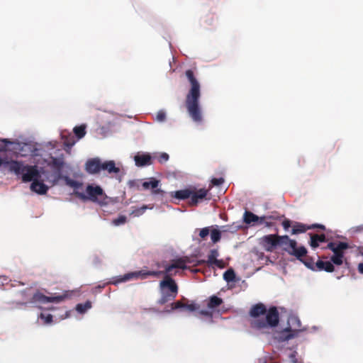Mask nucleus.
I'll use <instances>...</instances> for the list:
<instances>
[{
    "label": "nucleus",
    "instance_id": "f257e3e1",
    "mask_svg": "<svg viewBox=\"0 0 363 363\" xmlns=\"http://www.w3.org/2000/svg\"><path fill=\"white\" fill-rule=\"evenodd\" d=\"M249 315L250 328L263 334L269 333V330L277 327L279 322L277 308L272 306L267 310L262 303L252 306Z\"/></svg>",
    "mask_w": 363,
    "mask_h": 363
},
{
    "label": "nucleus",
    "instance_id": "f03ea898",
    "mask_svg": "<svg viewBox=\"0 0 363 363\" xmlns=\"http://www.w3.org/2000/svg\"><path fill=\"white\" fill-rule=\"evenodd\" d=\"M185 75L191 84V88L186 94L185 106L191 118L195 123L202 121V112L199 104L201 97V85L198 82L194 72L191 69H187Z\"/></svg>",
    "mask_w": 363,
    "mask_h": 363
},
{
    "label": "nucleus",
    "instance_id": "7ed1b4c3",
    "mask_svg": "<svg viewBox=\"0 0 363 363\" xmlns=\"http://www.w3.org/2000/svg\"><path fill=\"white\" fill-rule=\"evenodd\" d=\"M188 263H191L189 258L184 257L174 259L170 264H165L164 262L157 264L158 267H164V269L163 271H160L162 272V275H164V279L160 283V286L162 290L164 291V289L167 288L169 289V293L172 294L174 296H177L178 286L175 281L172 278L173 276L176 275V272L172 273V271L174 269H189L186 266V264Z\"/></svg>",
    "mask_w": 363,
    "mask_h": 363
},
{
    "label": "nucleus",
    "instance_id": "20e7f679",
    "mask_svg": "<svg viewBox=\"0 0 363 363\" xmlns=\"http://www.w3.org/2000/svg\"><path fill=\"white\" fill-rule=\"evenodd\" d=\"M208 190L205 189H200L198 191L191 189H184L174 191L172 196L179 200H184L190 198V204L191 206H196L200 200L206 198Z\"/></svg>",
    "mask_w": 363,
    "mask_h": 363
},
{
    "label": "nucleus",
    "instance_id": "39448f33",
    "mask_svg": "<svg viewBox=\"0 0 363 363\" xmlns=\"http://www.w3.org/2000/svg\"><path fill=\"white\" fill-rule=\"evenodd\" d=\"M161 276L162 272H160L142 269L140 271L128 272L124 274L123 276L119 277V278L116 281H111V283L113 284H117L118 283L128 281L131 279H145L148 277H154L156 278H159Z\"/></svg>",
    "mask_w": 363,
    "mask_h": 363
},
{
    "label": "nucleus",
    "instance_id": "423d86ee",
    "mask_svg": "<svg viewBox=\"0 0 363 363\" xmlns=\"http://www.w3.org/2000/svg\"><path fill=\"white\" fill-rule=\"evenodd\" d=\"M289 327L280 331L277 338L280 341H287L294 338L299 331L300 320L296 316H291L288 319Z\"/></svg>",
    "mask_w": 363,
    "mask_h": 363
},
{
    "label": "nucleus",
    "instance_id": "0eeeda50",
    "mask_svg": "<svg viewBox=\"0 0 363 363\" xmlns=\"http://www.w3.org/2000/svg\"><path fill=\"white\" fill-rule=\"evenodd\" d=\"M279 246H282L283 250L289 255L294 256L297 259H301L307 254V250L305 247H297V242L295 240L290 239L288 236L287 240L280 241Z\"/></svg>",
    "mask_w": 363,
    "mask_h": 363
},
{
    "label": "nucleus",
    "instance_id": "6e6552de",
    "mask_svg": "<svg viewBox=\"0 0 363 363\" xmlns=\"http://www.w3.org/2000/svg\"><path fill=\"white\" fill-rule=\"evenodd\" d=\"M86 194L77 191L75 192V195L84 201L89 200L94 203H100L99 197L104 195V191L101 186H94L91 184H89L86 186Z\"/></svg>",
    "mask_w": 363,
    "mask_h": 363
},
{
    "label": "nucleus",
    "instance_id": "1a4fd4ad",
    "mask_svg": "<svg viewBox=\"0 0 363 363\" xmlns=\"http://www.w3.org/2000/svg\"><path fill=\"white\" fill-rule=\"evenodd\" d=\"M288 235H278L277 234H270L262 237L259 239V244L267 252H272L277 246L279 242L287 240Z\"/></svg>",
    "mask_w": 363,
    "mask_h": 363
},
{
    "label": "nucleus",
    "instance_id": "9d476101",
    "mask_svg": "<svg viewBox=\"0 0 363 363\" xmlns=\"http://www.w3.org/2000/svg\"><path fill=\"white\" fill-rule=\"evenodd\" d=\"M67 298V294H64L62 295L47 296L40 291L35 292L31 298V303H60L65 300Z\"/></svg>",
    "mask_w": 363,
    "mask_h": 363
},
{
    "label": "nucleus",
    "instance_id": "9b49d317",
    "mask_svg": "<svg viewBox=\"0 0 363 363\" xmlns=\"http://www.w3.org/2000/svg\"><path fill=\"white\" fill-rule=\"evenodd\" d=\"M39 172L36 166H26L22 173V180L24 182H33L39 177Z\"/></svg>",
    "mask_w": 363,
    "mask_h": 363
},
{
    "label": "nucleus",
    "instance_id": "f8f14e48",
    "mask_svg": "<svg viewBox=\"0 0 363 363\" xmlns=\"http://www.w3.org/2000/svg\"><path fill=\"white\" fill-rule=\"evenodd\" d=\"M160 184V180L155 179V177L150 178L149 181L143 182L141 184L142 187L143 189H152V194L156 195V194H161L163 195L164 194V191L162 190L161 189H158V186Z\"/></svg>",
    "mask_w": 363,
    "mask_h": 363
},
{
    "label": "nucleus",
    "instance_id": "ddd939ff",
    "mask_svg": "<svg viewBox=\"0 0 363 363\" xmlns=\"http://www.w3.org/2000/svg\"><path fill=\"white\" fill-rule=\"evenodd\" d=\"M101 159L94 157L88 160L85 163V170L91 174H96L100 173Z\"/></svg>",
    "mask_w": 363,
    "mask_h": 363
},
{
    "label": "nucleus",
    "instance_id": "4468645a",
    "mask_svg": "<svg viewBox=\"0 0 363 363\" xmlns=\"http://www.w3.org/2000/svg\"><path fill=\"white\" fill-rule=\"evenodd\" d=\"M154 157L149 153H138L134 157L135 165L138 167L149 166L152 164Z\"/></svg>",
    "mask_w": 363,
    "mask_h": 363
},
{
    "label": "nucleus",
    "instance_id": "2eb2a0df",
    "mask_svg": "<svg viewBox=\"0 0 363 363\" xmlns=\"http://www.w3.org/2000/svg\"><path fill=\"white\" fill-rule=\"evenodd\" d=\"M106 172L110 174H118L120 172V168L116 166V163L113 160H106L104 162L101 160L100 172Z\"/></svg>",
    "mask_w": 363,
    "mask_h": 363
},
{
    "label": "nucleus",
    "instance_id": "dca6fc26",
    "mask_svg": "<svg viewBox=\"0 0 363 363\" xmlns=\"http://www.w3.org/2000/svg\"><path fill=\"white\" fill-rule=\"evenodd\" d=\"M315 270L333 272L335 270V267L330 261H323L318 259L315 262Z\"/></svg>",
    "mask_w": 363,
    "mask_h": 363
},
{
    "label": "nucleus",
    "instance_id": "f3484780",
    "mask_svg": "<svg viewBox=\"0 0 363 363\" xmlns=\"http://www.w3.org/2000/svg\"><path fill=\"white\" fill-rule=\"evenodd\" d=\"M219 253L217 250H211L210 251V253L208 255V259L204 260H198L196 262V264H195V266H199L203 264H207L208 266H213L214 262L217 259V257H218Z\"/></svg>",
    "mask_w": 363,
    "mask_h": 363
},
{
    "label": "nucleus",
    "instance_id": "a211bd4d",
    "mask_svg": "<svg viewBox=\"0 0 363 363\" xmlns=\"http://www.w3.org/2000/svg\"><path fill=\"white\" fill-rule=\"evenodd\" d=\"M30 189L39 194H45L48 190V187L43 182H39L38 179L32 182Z\"/></svg>",
    "mask_w": 363,
    "mask_h": 363
},
{
    "label": "nucleus",
    "instance_id": "6ab92c4d",
    "mask_svg": "<svg viewBox=\"0 0 363 363\" xmlns=\"http://www.w3.org/2000/svg\"><path fill=\"white\" fill-rule=\"evenodd\" d=\"M62 138L63 140V143L65 146L71 147H72L75 143L76 140L74 139V137L72 135V133L63 131L61 133Z\"/></svg>",
    "mask_w": 363,
    "mask_h": 363
},
{
    "label": "nucleus",
    "instance_id": "aec40b11",
    "mask_svg": "<svg viewBox=\"0 0 363 363\" xmlns=\"http://www.w3.org/2000/svg\"><path fill=\"white\" fill-rule=\"evenodd\" d=\"M9 164V169L11 172H13L16 174L19 175L23 173V170L26 166H23V164L18 161H11Z\"/></svg>",
    "mask_w": 363,
    "mask_h": 363
},
{
    "label": "nucleus",
    "instance_id": "412c9836",
    "mask_svg": "<svg viewBox=\"0 0 363 363\" xmlns=\"http://www.w3.org/2000/svg\"><path fill=\"white\" fill-rule=\"evenodd\" d=\"M259 216L254 214L251 211H246L243 215V220L246 224L255 225V222H258Z\"/></svg>",
    "mask_w": 363,
    "mask_h": 363
},
{
    "label": "nucleus",
    "instance_id": "4be33fe9",
    "mask_svg": "<svg viewBox=\"0 0 363 363\" xmlns=\"http://www.w3.org/2000/svg\"><path fill=\"white\" fill-rule=\"evenodd\" d=\"M176 297L177 296H174V295H173L172 294L162 290V296L157 301V303L160 305H164L169 301H173Z\"/></svg>",
    "mask_w": 363,
    "mask_h": 363
},
{
    "label": "nucleus",
    "instance_id": "5701e85b",
    "mask_svg": "<svg viewBox=\"0 0 363 363\" xmlns=\"http://www.w3.org/2000/svg\"><path fill=\"white\" fill-rule=\"evenodd\" d=\"M307 230H309L308 225L301 223H296L292 228L291 234L296 235L298 233H305Z\"/></svg>",
    "mask_w": 363,
    "mask_h": 363
},
{
    "label": "nucleus",
    "instance_id": "b1692460",
    "mask_svg": "<svg viewBox=\"0 0 363 363\" xmlns=\"http://www.w3.org/2000/svg\"><path fill=\"white\" fill-rule=\"evenodd\" d=\"M223 303L222 298L216 296H212L209 298V301L207 304L208 308H215L218 307L220 305Z\"/></svg>",
    "mask_w": 363,
    "mask_h": 363
},
{
    "label": "nucleus",
    "instance_id": "393cba45",
    "mask_svg": "<svg viewBox=\"0 0 363 363\" xmlns=\"http://www.w3.org/2000/svg\"><path fill=\"white\" fill-rule=\"evenodd\" d=\"M350 247L348 243L344 242H338L337 247L333 251L334 255H340L344 256V250Z\"/></svg>",
    "mask_w": 363,
    "mask_h": 363
},
{
    "label": "nucleus",
    "instance_id": "a878e982",
    "mask_svg": "<svg viewBox=\"0 0 363 363\" xmlns=\"http://www.w3.org/2000/svg\"><path fill=\"white\" fill-rule=\"evenodd\" d=\"M298 260L303 262L308 268L312 270H315V262H313V259L311 257H308L307 254Z\"/></svg>",
    "mask_w": 363,
    "mask_h": 363
},
{
    "label": "nucleus",
    "instance_id": "bb28decb",
    "mask_svg": "<svg viewBox=\"0 0 363 363\" xmlns=\"http://www.w3.org/2000/svg\"><path fill=\"white\" fill-rule=\"evenodd\" d=\"M73 132L77 139L82 138L86 134V125H81L79 126H75L73 129Z\"/></svg>",
    "mask_w": 363,
    "mask_h": 363
},
{
    "label": "nucleus",
    "instance_id": "cd10ccee",
    "mask_svg": "<svg viewBox=\"0 0 363 363\" xmlns=\"http://www.w3.org/2000/svg\"><path fill=\"white\" fill-rule=\"evenodd\" d=\"M91 308V302L90 301H86L83 303H78L76 306V310L79 313H84L87 310Z\"/></svg>",
    "mask_w": 363,
    "mask_h": 363
},
{
    "label": "nucleus",
    "instance_id": "c85d7f7f",
    "mask_svg": "<svg viewBox=\"0 0 363 363\" xmlns=\"http://www.w3.org/2000/svg\"><path fill=\"white\" fill-rule=\"evenodd\" d=\"M223 279L227 282L233 281L235 279V273L233 269H229L223 274Z\"/></svg>",
    "mask_w": 363,
    "mask_h": 363
},
{
    "label": "nucleus",
    "instance_id": "c756f323",
    "mask_svg": "<svg viewBox=\"0 0 363 363\" xmlns=\"http://www.w3.org/2000/svg\"><path fill=\"white\" fill-rule=\"evenodd\" d=\"M211 238L213 243L218 242L221 238V232L218 229H213L211 231Z\"/></svg>",
    "mask_w": 363,
    "mask_h": 363
},
{
    "label": "nucleus",
    "instance_id": "7c9ffc66",
    "mask_svg": "<svg viewBox=\"0 0 363 363\" xmlns=\"http://www.w3.org/2000/svg\"><path fill=\"white\" fill-rule=\"evenodd\" d=\"M343 255H333L331 257H330V261L333 264H336V265H341L342 263H343Z\"/></svg>",
    "mask_w": 363,
    "mask_h": 363
},
{
    "label": "nucleus",
    "instance_id": "2f4dec72",
    "mask_svg": "<svg viewBox=\"0 0 363 363\" xmlns=\"http://www.w3.org/2000/svg\"><path fill=\"white\" fill-rule=\"evenodd\" d=\"M147 208V206L146 205H143L140 208H136L133 209L131 211L130 215H133V216H135V217L140 216L145 213V211Z\"/></svg>",
    "mask_w": 363,
    "mask_h": 363
},
{
    "label": "nucleus",
    "instance_id": "473e14b6",
    "mask_svg": "<svg viewBox=\"0 0 363 363\" xmlns=\"http://www.w3.org/2000/svg\"><path fill=\"white\" fill-rule=\"evenodd\" d=\"M141 184L142 183L140 182V181L137 180V179L130 180L128 182V185L129 188L135 189V190H140Z\"/></svg>",
    "mask_w": 363,
    "mask_h": 363
},
{
    "label": "nucleus",
    "instance_id": "72a5a7b5",
    "mask_svg": "<svg viewBox=\"0 0 363 363\" xmlns=\"http://www.w3.org/2000/svg\"><path fill=\"white\" fill-rule=\"evenodd\" d=\"M126 217L125 216H119L117 218L113 220L112 223L114 225H120L126 223Z\"/></svg>",
    "mask_w": 363,
    "mask_h": 363
},
{
    "label": "nucleus",
    "instance_id": "f704fd0d",
    "mask_svg": "<svg viewBox=\"0 0 363 363\" xmlns=\"http://www.w3.org/2000/svg\"><path fill=\"white\" fill-rule=\"evenodd\" d=\"M52 166L54 167L57 168V169H60L64 165L63 161L62 160L56 158V157L52 158Z\"/></svg>",
    "mask_w": 363,
    "mask_h": 363
},
{
    "label": "nucleus",
    "instance_id": "c9c22d12",
    "mask_svg": "<svg viewBox=\"0 0 363 363\" xmlns=\"http://www.w3.org/2000/svg\"><path fill=\"white\" fill-rule=\"evenodd\" d=\"M311 237V241H310V245L312 248L315 249L319 246V240L318 238H315V234H310Z\"/></svg>",
    "mask_w": 363,
    "mask_h": 363
},
{
    "label": "nucleus",
    "instance_id": "e433bc0d",
    "mask_svg": "<svg viewBox=\"0 0 363 363\" xmlns=\"http://www.w3.org/2000/svg\"><path fill=\"white\" fill-rule=\"evenodd\" d=\"M157 160L160 163L163 164L168 161L169 157L166 152H162L157 156Z\"/></svg>",
    "mask_w": 363,
    "mask_h": 363
},
{
    "label": "nucleus",
    "instance_id": "4c0bfd02",
    "mask_svg": "<svg viewBox=\"0 0 363 363\" xmlns=\"http://www.w3.org/2000/svg\"><path fill=\"white\" fill-rule=\"evenodd\" d=\"M40 318L43 320L45 324H49L52 322V315L51 314L40 313Z\"/></svg>",
    "mask_w": 363,
    "mask_h": 363
},
{
    "label": "nucleus",
    "instance_id": "58836bf2",
    "mask_svg": "<svg viewBox=\"0 0 363 363\" xmlns=\"http://www.w3.org/2000/svg\"><path fill=\"white\" fill-rule=\"evenodd\" d=\"M267 216L259 217L258 222H255V225H261L264 223L267 227L272 226V223L267 221Z\"/></svg>",
    "mask_w": 363,
    "mask_h": 363
},
{
    "label": "nucleus",
    "instance_id": "ea45409f",
    "mask_svg": "<svg viewBox=\"0 0 363 363\" xmlns=\"http://www.w3.org/2000/svg\"><path fill=\"white\" fill-rule=\"evenodd\" d=\"M156 120L158 122H164L166 120V113L160 110L156 114Z\"/></svg>",
    "mask_w": 363,
    "mask_h": 363
},
{
    "label": "nucleus",
    "instance_id": "a19ab883",
    "mask_svg": "<svg viewBox=\"0 0 363 363\" xmlns=\"http://www.w3.org/2000/svg\"><path fill=\"white\" fill-rule=\"evenodd\" d=\"M184 306H185V303H183L180 301H177L176 302L171 303V308H172V310L183 308H184Z\"/></svg>",
    "mask_w": 363,
    "mask_h": 363
},
{
    "label": "nucleus",
    "instance_id": "79ce46f5",
    "mask_svg": "<svg viewBox=\"0 0 363 363\" xmlns=\"http://www.w3.org/2000/svg\"><path fill=\"white\" fill-rule=\"evenodd\" d=\"M209 233H210V230L208 227L203 228L201 229L200 233H199V236L202 239H205L206 237H207Z\"/></svg>",
    "mask_w": 363,
    "mask_h": 363
},
{
    "label": "nucleus",
    "instance_id": "37998d69",
    "mask_svg": "<svg viewBox=\"0 0 363 363\" xmlns=\"http://www.w3.org/2000/svg\"><path fill=\"white\" fill-rule=\"evenodd\" d=\"M184 308H186L189 311H194L199 308V306L196 303L185 304Z\"/></svg>",
    "mask_w": 363,
    "mask_h": 363
},
{
    "label": "nucleus",
    "instance_id": "c03bdc74",
    "mask_svg": "<svg viewBox=\"0 0 363 363\" xmlns=\"http://www.w3.org/2000/svg\"><path fill=\"white\" fill-rule=\"evenodd\" d=\"M1 142L3 144L0 145V152H4L6 150V145L8 144H11V142H10L8 139H3L1 140Z\"/></svg>",
    "mask_w": 363,
    "mask_h": 363
},
{
    "label": "nucleus",
    "instance_id": "a18cd8bd",
    "mask_svg": "<svg viewBox=\"0 0 363 363\" xmlns=\"http://www.w3.org/2000/svg\"><path fill=\"white\" fill-rule=\"evenodd\" d=\"M213 265L216 266L217 267L220 268V269H223L225 267V262L223 260V259H216L214 263H213Z\"/></svg>",
    "mask_w": 363,
    "mask_h": 363
},
{
    "label": "nucleus",
    "instance_id": "49530a36",
    "mask_svg": "<svg viewBox=\"0 0 363 363\" xmlns=\"http://www.w3.org/2000/svg\"><path fill=\"white\" fill-rule=\"evenodd\" d=\"M296 352H294L289 355V358L292 363H303L301 361L296 358Z\"/></svg>",
    "mask_w": 363,
    "mask_h": 363
},
{
    "label": "nucleus",
    "instance_id": "de8ad7c7",
    "mask_svg": "<svg viewBox=\"0 0 363 363\" xmlns=\"http://www.w3.org/2000/svg\"><path fill=\"white\" fill-rule=\"evenodd\" d=\"M224 182V179L223 178H213L211 180V183L213 186H219L222 184Z\"/></svg>",
    "mask_w": 363,
    "mask_h": 363
},
{
    "label": "nucleus",
    "instance_id": "09e8293b",
    "mask_svg": "<svg viewBox=\"0 0 363 363\" xmlns=\"http://www.w3.org/2000/svg\"><path fill=\"white\" fill-rule=\"evenodd\" d=\"M282 226L285 230H287L291 227V221L288 219L282 222Z\"/></svg>",
    "mask_w": 363,
    "mask_h": 363
},
{
    "label": "nucleus",
    "instance_id": "8fccbe9b",
    "mask_svg": "<svg viewBox=\"0 0 363 363\" xmlns=\"http://www.w3.org/2000/svg\"><path fill=\"white\" fill-rule=\"evenodd\" d=\"M315 238H318V240H319L320 242H324L326 241V237H325V234H320V235L315 234Z\"/></svg>",
    "mask_w": 363,
    "mask_h": 363
},
{
    "label": "nucleus",
    "instance_id": "3c124183",
    "mask_svg": "<svg viewBox=\"0 0 363 363\" xmlns=\"http://www.w3.org/2000/svg\"><path fill=\"white\" fill-rule=\"evenodd\" d=\"M309 229H313V228H319L321 230H325V227L323 225L321 224H313L311 225H308Z\"/></svg>",
    "mask_w": 363,
    "mask_h": 363
},
{
    "label": "nucleus",
    "instance_id": "603ef678",
    "mask_svg": "<svg viewBox=\"0 0 363 363\" xmlns=\"http://www.w3.org/2000/svg\"><path fill=\"white\" fill-rule=\"evenodd\" d=\"M337 242H330L328 244L327 248L333 252L335 249V247H337Z\"/></svg>",
    "mask_w": 363,
    "mask_h": 363
},
{
    "label": "nucleus",
    "instance_id": "864d4df0",
    "mask_svg": "<svg viewBox=\"0 0 363 363\" xmlns=\"http://www.w3.org/2000/svg\"><path fill=\"white\" fill-rule=\"evenodd\" d=\"M358 271L360 274H363V263H359L358 265Z\"/></svg>",
    "mask_w": 363,
    "mask_h": 363
},
{
    "label": "nucleus",
    "instance_id": "5fc2aeb1",
    "mask_svg": "<svg viewBox=\"0 0 363 363\" xmlns=\"http://www.w3.org/2000/svg\"><path fill=\"white\" fill-rule=\"evenodd\" d=\"M200 313H201V315H208V311H203H203H200Z\"/></svg>",
    "mask_w": 363,
    "mask_h": 363
},
{
    "label": "nucleus",
    "instance_id": "6e6d98bb",
    "mask_svg": "<svg viewBox=\"0 0 363 363\" xmlns=\"http://www.w3.org/2000/svg\"><path fill=\"white\" fill-rule=\"evenodd\" d=\"M3 164H4V160L0 157V166H1Z\"/></svg>",
    "mask_w": 363,
    "mask_h": 363
},
{
    "label": "nucleus",
    "instance_id": "4d7b16f0",
    "mask_svg": "<svg viewBox=\"0 0 363 363\" xmlns=\"http://www.w3.org/2000/svg\"><path fill=\"white\" fill-rule=\"evenodd\" d=\"M177 269H173V271H172V273H174V272H176V274H177Z\"/></svg>",
    "mask_w": 363,
    "mask_h": 363
}]
</instances>
